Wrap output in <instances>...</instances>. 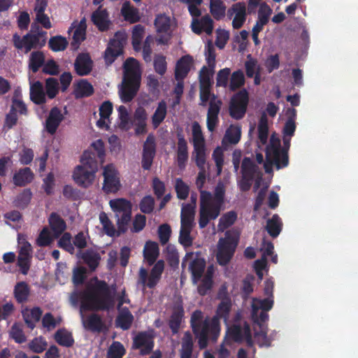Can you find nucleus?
Instances as JSON below:
<instances>
[{"mask_svg":"<svg viewBox=\"0 0 358 358\" xmlns=\"http://www.w3.org/2000/svg\"><path fill=\"white\" fill-rule=\"evenodd\" d=\"M231 308L229 299L222 300L218 305L215 315L211 319L206 317L203 320V313L200 310H194L190 318V327L195 336L198 338V343L201 349L206 348L208 340L215 342L220 334V320L227 322L229 319Z\"/></svg>","mask_w":358,"mask_h":358,"instance_id":"nucleus-1","label":"nucleus"},{"mask_svg":"<svg viewBox=\"0 0 358 358\" xmlns=\"http://www.w3.org/2000/svg\"><path fill=\"white\" fill-rule=\"evenodd\" d=\"M115 285L109 286L105 280L96 278L80 292L81 311L109 310L115 305Z\"/></svg>","mask_w":358,"mask_h":358,"instance_id":"nucleus-2","label":"nucleus"},{"mask_svg":"<svg viewBox=\"0 0 358 358\" xmlns=\"http://www.w3.org/2000/svg\"><path fill=\"white\" fill-rule=\"evenodd\" d=\"M91 146L93 150H86L83 152L80 159L82 164L75 168L73 174L75 182L85 188L92 184L99 164L104 162L106 156L105 145L101 139L94 141Z\"/></svg>","mask_w":358,"mask_h":358,"instance_id":"nucleus-3","label":"nucleus"},{"mask_svg":"<svg viewBox=\"0 0 358 358\" xmlns=\"http://www.w3.org/2000/svg\"><path fill=\"white\" fill-rule=\"evenodd\" d=\"M141 71L138 62L134 57H129L124 63V76L120 89V98L124 103L132 101L139 90Z\"/></svg>","mask_w":358,"mask_h":358,"instance_id":"nucleus-4","label":"nucleus"},{"mask_svg":"<svg viewBox=\"0 0 358 358\" xmlns=\"http://www.w3.org/2000/svg\"><path fill=\"white\" fill-rule=\"evenodd\" d=\"M239 240L238 231L232 229L225 232L224 237L219 240L216 255L220 265L225 266L231 259Z\"/></svg>","mask_w":358,"mask_h":358,"instance_id":"nucleus-5","label":"nucleus"},{"mask_svg":"<svg viewBox=\"0 0 358 358\" xmlns=\"http://www.w3.org/2000/svg\"><path fill=\"white\" fill-rule=\"evenodd\" d=\"M109 204L117 218L118 234L125 233L128 230V226L131 220V201L120 198L110 200Z\"/></svg>","mask_w":358,"mask_h":358,"instance_id":"nucleus-6","label":"nucleus"},{"mask_svg":"<svg viewBox=\"0 0 358 358\" xmlns=\"http://www.w3.org/2000/svg\"><path fill=\"white\" fill-rule=\"evenodd\" d=\"M47 32L38 30L34 32L31 29L29 33L21 37L17 34L13 36V43L17 50L24 49V52L28 53L32 49H38L43 47L46 43Z\"/></svg>","mask_w":358,"mask_h":358,"instance_id":"nucleus-7","label":"nucleus"},{"mask_svg":"<svg viewBox=\"0 0 358 358\" xmlns=\"http://www.w3.org/2000/svg\"><path fill=\"white\" fill-rule=\"evenodd\" d=\"M289 164V157L284 151L282 153L280 152V141L278 140L276 143H271L266 148V162L264 167L266 173L272 171V166L275 165L277 169H280L287 166Z\"/></svg>","mask_w":358,"mask_h":358,"instance_id":"nucleus-8","label":"nucleus"},{"mask_svg":"<svg viewBox=\"0 0 358 358\" xmlns=\"http://www.w3.org/2000/svg\"><path fill=\"white\" fill-rule=\"evenodd\" d=\"M201 192L200 208L199 226L200 229L205 228L211 220L217 218L216 212L215 213V201L213 196L210 192L205 190H199Z\"/></svg>","mask_w":358,"mask_h":358,"instance_id":"nucleus-9","label":"nucleus"},{"mask_svg":"<svg viewBox=\"0 0 358 358\" xmlns=\"http://www.w3.org/2000/svg\"><path fill=\"white\" fill-rule=\"evenodd\" d=\"M164 270V262L162 259L158 260L152 268L150 275L147 269L143 267L140 268L138 272V284L141 285L144 288L146 287L152 289L159 282Z\"/></svg>","mask_w":358,"mask_h":358,"instance_id":"nucleus-10","label":"nucleus"},{"mask_svg":"<svg viewBox=\"0 0 358 358\" xmlns=\"http://www.w3.org/2000/svg\"><path fill=\"white\" fill-rule=\"evenodd\" d=\"M249 102L248 92L243 89L236 93L231 99L229 111L235 120H241L245 116Z\"/></svg>","mask_w":358,"mask_h":358,"instance_id":"nucleus-11","label":"nucleus"},{"mask_svg":"<svg viewBox=\"0 0 358 358\" xmlns=\"http://www.w3.org/2000/svg\"><path fill=\"white\" fill-rule=\"evenodd\" d=\"M103 183L102 189L106 194L115 193L119 191L121 184L118 172L113 164H107L103 167Z\"/></svg>","mask_w":358,"mask_h":358,"instance_id":"nucleus-12","label":"nucleus"},{"mask_svg":"<svg viewBox=\"0 0 358 358\" xmlns=\"http://www.w3.org/2000/svg\"><path fill=\"white\" fill-rule=\"evenodd\" d=\"M153 337L147 331H141L133 339L132 348L140 350V355L145 356L150 354L154 348Z\"/></svg>","mask_w":358,"mask_h":358,"instance_id":"nucleus-13","label":"nucleus"},{"mask_svg":"<svg viewBox=\"0 0 358 358\" xmlns=\"http://www.w3.org/2000/svg\"><path fill=\"white\" fill-rule=\"evenodd\" d=\"M228 334L231 338L236 342L246 341L248 345L252 344V334L250 324L244 322L243 324H234L228 329Z\"/></svg>","mask_w":358,"mask_h":358,"instance_id":"nucleus-14","label":"nucleus"},{"mask_svg":"<svg viewBox=\"0 0 358 358\" xmlns=\"http://www.w3.org/2000/svg\"><path fill=\"white\" fill-rule=\"evenodd\" d=\"M86 19L83 17L79 22L74 21L70 28L69 29V33L74 29L72 40L71 42V48L77 50L81 43L86 38Z\"/></svg>","mask_w":358,"mask_h":358,"instance_id":"nucleus-15","label":"nucleus"},{"mask_svg":"<svg viewBox=\"0 0 358 358\" xmlns=\"http://www.w3.org/2000/svg\"><path fill=\"white\" fill-rule=\"evenodd\" d=\"M64 119L62 110L57 106L52 107L45 122V131L50 135L55 134Z\"/></svg>","mask_w":358,"mask_h":358,"instance_id":"nucleus-16","label":"nucleus"},{"mask_svg":"<svg viewBox=\"0 0 358 358\" xmlns=\"http://www.w3.org/2000/svg\"><path fill=\"white\" fill-rule=\"evenodd\" d=\"M93 68V61L89 53H79L74 62V70L77 75L85 76L89 75Z\"/></svg>","mask_w":358,"mask_h":358,"instance_id":"nucleus-17","label":"nucleus"},{"mask_svg":"<svg viewBox=\"0 0 358 358\" xmlns=\"http://www.w3.org/2000/svg\"><path fill=\"white\" fill-rule=\"evenodd\" d=\"M91 20L99 31L101 32L109 30L112 24L109 19L108 10L106 8H103L101 6H99L92 13Z\"/></svg>","mask_w":358,"mask_h":358,"instance_id":"nucleus-18","label":"nucleus"},{"mask_svg":"<svg viewBox=\"0 0 358 358\" xmlns=\"http://www.w3.org/2000/svg\"><path fill=\"white\" fill-rule=\"evenodd\" d=\"M222 102L221 100L215 99L210 101L209 107L207 113L206 124L208 130L210 132L214 131L215 127L219 123V113L221 109Z\"/></svg>","mask_w":358,"mask_h":358,"instance_id":"nucleus-19","label":"nucleus"},{"mask_svg":"<svg viewBox=\"0 0 358 358\" xmlns=\"http://www.w3.org/2000/svg\"><path fill=\"white\" fill-rule=\"evenodd\" d=\"M177 163L180 169H184L188 160V146L187 142L185 138V136L182 131L177 132Z\"/></svg>","mask_w":358,"mask_h":358,"instance_id":"nucleus-20","label":"nucleus"},{"mask_svg":"<svg viewBox=\"0 0 358 358\" xmlns=\"http://www.w3.org/2000/svg\"><path fill=\"white\" fill-rule=\"evenodd\" d=\"M184 308L182 304H175L173 311L169 320V327L173 335L178 333L180 325L184 317Z\"/></svg>","mask_w":358,"mask_h":358,"instance_id":"nucleus-21","label":"nucleus"},{"mask_svg":"<svg viewBox=\"0 0 358 358\" xmlns=\"http://www.w3.org/2000/svg\"><path fill=\"white\" fill-rule=\"evenodd\" d=\"M193 63V57L189 55L182 56L176 63L175 69V78L177 80H183L190 71Z\"/></svg>","mask_w":358,"mask_h":358,"instance_id":"nucleus-22","label":"nucleus"},{"mask_svg":"<svg viewBox=\"0 0 358 358\" xmlns=\"http://www.w3.org/2000/svg\"><path fill=\"white\" fill-rule=\"evenodd\" d=\"M85 329L92 332H101L106 329L102 317L97 313H92L83 321Z\"/></svg>","mask_w":358,"mask_h":358,"instance_id":"nucleus-23","label":"nucleus"},{"mask_svg":"<svg viewBox=\"0 0 358 358\" xmlns=\"http://www.w3.org/2000/svg\"><path fill=\"white\" fill-rule=\"evenodd\" d=\"M206 263L203 258H196L189 265V270L191 273L192 283L196 285L203 275Z\"/></svg>","mask_w":358,"mask_h":358,"instance_id":"nucleus-24","label":"nucleus"},{"mask_svg":"<svg viewBox=\"0 0 358 358\" xmlns=\"http://www.w3.org/2000/svg\"><path fill=\"white\" fill-rule=\"evenodd\" d=\"M34 177V175L31 169L25 167L14 173L13 181L17 187H24L32 182Z\"/></svg>","mask_w":358,"mask_h":358,"instance_id":"nucleus-25","label":"nucleus"},{"mask_svg":"<svg viewBox=\"0 0 358 358\" xmlns=\"http://www.w3.org/2000/svg\"><path fill=\"white\" fill-rule=\"evenodd\" d=\"M48 223L53 232L55 238H58L62 235L66 228V224L64 219L55 212L50 215Z\"/></svg>","mask_w":358,"mask_h":358,"instance_id":"nucleus-26","label":"nucleus"},{"mask_svg":"<svg viewBox=\"0 0 358 358\" xmlns=\"http://www.w3.org/2000/svg\"><path fill=\"white\" fill-rule=\"evenodd\" d=\"M80 253V258L83 262L88 266L91 271H94L98 267L101 260V256L99 252L93 249H87Z\"/></svg>","mask_w":358,"mask_h":358,"instance_id":"nucleus-27","label":"nucleus"},{"mask_svg":"<svg viewBox=\"0 0 358 358\" xmlns=\"http://www.w3.org/2000/svg\"><path fill=\"white\" fill-rule=\"evenodd\" d=\"M159 254L158 244L156 242L147 241L143 249V257L149 266L155 263Z\"/></svg>","mask_w":358,"mask_h":358,"instance_id":"nucleus-28","label":"nucleus"},{"mask_svg":"<svg viewBox=\"0 0 358 358\" xmlns=\"http://www.w3.org/2000/svg\"><path fill=\"white\" fill-rule=\"evenodd\" d=\"M30 99L37 105L46 102L45 93L42 83L36 81L30 87Z\"/></svg>","mask_w":358,"mask_h":358,"instance_id":"nucleus-29","label":"nucleus"},{"mask_svg":"<svg viewBox=\"0 0 358 358\" xmlns=\"http://www.w3.org/2000/svg\"><path fill=\"white\" fill-rule=\"evenodd\" d=\"M42 313V310L39 307H34L30 310L23 311L22 316L27 327L34 329L36 323L41 320Z\"/></svg>","mask_w":358,"mask_h":358,"instance_id":"nucleus-30","label":"nucleus"},{"mask_svg":"<svg viewBox=\"0 0 358 358\" xmlns=\"http://www.w3.org/2000/svg\"><path fill=\"white\" fill-rule=\"evenodd\" d=\"M194 342L192 334L185 331L182 338L181 350L180 351V358H192Z\"/></svg>","mask_w":358,"mask_h":358,"instance_id":"nucleus-31","label":"nucleus"},{"mask_svg":"<svg viewBox=\"0 0 358 358\" xmlns=\"http://www.w3.org/2000/svg\"><path fill=\"white\" fill-rule=\"evenodd\" d=\"M55 341L61 346L71 348L74 344V338L71 332L66 329H58L54 335Z\"/></svg>","mask_w":358,"mask_h":358,"instance_id":"nucleus-32","label":"nucleus"},{"mask_svg":"<svg viewBox=\"0 0 358 358\" xmlns=\"http://www.w3.org/2000/svg\"><path fill=\"white\" fill-rule=\"evenodd\" d=\"M92 85L86 79L80 80L74 90V95L76 99L89 97L94 94Z\"/></svg>","mask_w":358,"mask_h":358,"instance_id":"nucleus-33","label":"nucleus"},{"mask_svg":"<svg viewBox=\"0 0 358 358\" xmlns=\"http://www.w3.org/2000/svg\"><path fill=\"white\" fill-rule=\"evenodd\" d=\"M13 293L17 302L22 303L28 300L30 288L26 282L21 281L15 285Z\"/></svg>","mask_w":358,"mask_h":358,"instance_id":"nucleus-34","label":"nucleus"},{"mask_svg":"<svg viewBox=\"0 0 358 358\" xmlns=\"http://www.w3.org/2000/svg\"><path fill=\"white\" fill-rule=\"evenodd\" d=\"M127 34L124 30L116 31L112 38L110 39L108 47H112L124 52V48L127 43Z\"/></svg>","mask_w":358,"mask_h":358,"instance_id":"nucleus-35","label":"nucleus"},{"mask_svg":"<svg viewBox=\"0 0 358 358\" xmlns=\"http://www.w3.org/2000/svg\"><path fill=\"white\" fill-rule=\"evenodd\" d=\"M167 114V105L165 101L162 100L158 103V106L152 116V124L155 129H157L164 120Z\"/></svg>","mask_w":358,"mask_h":358,"instance_id":"nucleus-36","label":"nucleus"},{"mask_svg":"<svg viewBox=\"0 0 358 358\" xmlns=\"http://www.w3.org/2000/svg\"><path fill=\"white\" fill-rule=\"evenodd\" d=\"M288 119L283 127L284 136L292 137L294 136L296 130L295 119L296 117V110L294 108H288L287 110Z\"/></svg>","mask_w":358,"mask_h":358,"instance_id":"nucleus-37","label":"nucleus"},{"mask_svg":"<svg viewBox=\"0 0 358 358\" xmlns=\"http://www.w3.org/2000/svg\"><path fill=\"white\" fill-rule=\"evenodd\" d=\"M241 137V127L238 124H231L227 129L222 142L227 141L232 145L237 144Z\"/></svg>","mask_w":358,"mask_h":358,"instance_id":"nucleus-38","label":"nucleus"},{"mask_svg":"<svg viewBox=\"0 0 358 358\" xmlns=\"http://www.w3.org/2000/svg\"><path fill=\"white\" fill-rule=\"evenodd\" d=\"M282 223L279 215L275 214L272 217L268 220L266 223V231L273 238H276L282 230Z\"/></svg>","mask_w":358,"mask_h":358,"instance_id":"nucleus-39","label":"nucleus"},{"mask_svg":"<svg viewBox=\"0 0 358 358\" xmlns=\"http://www.w3.org/2000/svg\"><path fill=\"white\" fill-rule=\"evenodd\" d=\"M134 321V316L127 308L122 309L116 318L117 326L122 330H128Z\"/></svg>","mask_w":358,"mask_h":358,"instance_id":"nucleus-40","label":"nucleus"},{"mask_svg":"<svg viewBox=\"0 0 358 358\" xmlns=\"http://www.w3.org/2000/svg\"><path fill=\"white\" fill-rule=\"evenodd\" d=\"M225 188L222 183H218L216 186L213 194L215 201L214 211L216 212L217 217L220 215L222 207L224 203Z\"/></svg>","mask_w":358,"mask_h":358,"instance_id":"nucleus-41","label":"nucleus"},{"mask_svg":"<svg viewBox=\"0 0 358 358\" xmlns=\"http://www.w3.org/2000/svg\"><path fill=\"white\" fill-rule=\"evenodd\" d=\"M193 226V224H180L178 241L185 248L190 247L192 245L193 239L190 234Z\"/></svg>","mask_w":358,"mask_h":358,"instance_id":"nucleus-42","label":"nucleus"},{"mask_svg":"<svg viewBox=\"0 0 358 358\" xmlns=\"http://www.w3.org/2000/svg\"><path fill=\"white\" fill-rule=\"evenodd\" d=\"M273 306V299L271 298H266L264 299H253L252 303V310H253V315H256L259 310L268 311Z\"/></svg>","mask_w":358,"mask_h":358,"instance_id":"nucleus-43","label":"nucleus"},{"mask_svg":"<svg viewBox=\"0 0 358 358\" xmlns=\"http://www.w3.org/2000/svg\"><path fill=\"white\" fill-rule=\"evenodd\" d=\"M226 6L222 0H210V12L216 20L225 15Z\"/></svg>","mask_w":358,"mask_h":358,"instance_id":"nucleus-44","label":"nucleus"},{"mask_svg":"<svg viewBox=\"0 0 358 358\" xmlns=\"http://www.w3.org/2000/svg\"><path fill=\"white\" fill-rule=\"evenodd\" d=\"M195 215L194 204H182L180 214V223L193 224Z\"/></svg>","mask_w":358,"mask_h":358,"instance_id":"nucleus-45","label":"nucleus"},{"mask_svg":"<svg viewBox=\"0 0 358 358\" xmlns=\"http://www.w3.org/2000/svg\"><path fill=\"white\" fill-rule=\"evenodd\" d=\"M69 42L60 35L52 36L48 41V47L53 52L64 51L66 49Z\"/></svg>","mask_w":358,"mask_h":358,"instance_id":"nucleus-46","label":"nucleus"},{"mask_svg":"<svg viewBox=\"0 0 358 358\" xmlns=\"http://www.w3.org/2000/svg\"><path fill=\"white\" fill-rule=\"evenodd\" d=\"M44 62V54L41 51H35L31 53L29 67L33 73H36L41 66H43Z\"/></svg>","mask_w":358,"mask_h":358,"instance_id":"nucleus-47","label":"nucleus"},{"mask_svg":"<svg viewBox=\"0 0 358 358\" xmlns=\"http://www.w3.org/2000/svg\"><path fill=\"white\" fill-rule=\"evenodd\" d=\"M19 252L17 257H27L32 259L33 249L31 245L27 241L26 237L23 235H18Z\"/></svg>","mask_w":358,"mask_h":358,"instance_id":"nucleus-48","label":"nucleus"},{"mask_svg":"<svg viewBox=\"0 0 358 358\" xmlns=\"http://www.w3.org/2000/svg\"><path fill=\"white\" fill-rule=\"evenodd\" d=\"M121 13L125 20L131 23H136L140 20L138 10L134 7H131L129 1L123 4Z\"/></svg>","mask_w":358,"mask_h":358,"instance_id":"nucleus-49","label":"nucleus"},{"mask_svg":"<svg viewBox=\"0 0 358 358\" xmlns=\"http://www.w3.org/2000/svg\"><path fill=\"white\" fill-rule=\"evenodd\" d=\"M154 24L157 33L166 34L170 30L171 19L165 14H159L156 16Z\"/></svg>","mask_w":358,"mask_h":358,"instance_id":"nucleus-50","label":"nucleus"},{"mask_svg":"<svg viewBox=\"0 0 358 358\" xmlns=\"http://www.w3.org/2000/svg\"><path fill=\"white\" fill-rule=\"evenodd\" d=\"M145 28L141 24H136L132 30V45L134 50L139 51L141 50V42L144 36Z\"/></svg>","mask_w":358,"mask_h":358,"instance_id":"nucleus-51","label":"nucleus"},{"mask_svg":"<svg viewBox=\"0 0 358 358\" xmlns=\"http://www.w3.org/2000/svg\"><path fill=\"white\" fill-rule=\"evenodd\" d=\"M32 197V193L30 189H24L17 194L13 201L14 206L18 208H25L30 203Z\"/></svg>","mask_w":358,"mask_h":358,"instance_id":"nucleus-52","label":"nucleus"},{"mask_svg":"<svg viewBox=\"0 0 358 358\" xmlns=\"http://www.w3.org/2000/svg\"><path fill=\"white\" fill-rule=\"evenodd\" d=\"M258 166L249 158L245 157L241 165L242 176L254 179Z\"/></svg>","mask_w":358,"mask_h":358,"instance_id":"nucleus-53","label":"nucleus"},{"mask_svg":"<svg viewBox=\"0 0 358 358\" xmlns=\"http://www.w3.org/2000/svg\"><path fill=\"white\" fill-rule=\"evenodd\" d=\"M268 126L266 115L263 113L258 124V138L262 144H265L268 139Z\"/></svg>","mask_w":358,"mask_h":358,"instance_id":"nucleus-54","label":"nucleus"},{"mask_svg":"<svg viewBox=\"0 0 358 358\" xmlns=\"http://www.w3.org/2000/svg\"><path fill=\"white\" fill-rule=\"evenodd\" d=\"M194 158L199 169H206V146L199 145L194 147Z\"/></svg>","mask_w":358,"mask_h":358,"instance_id":"nucleus-55","label":"nucleus"},{"mask_svg":"<svg viewBox=\"0 0 358 358\" xmlns=\"http://www.w3.org/2000/svg\"><path fill=\"white\" fill-rule=\"evenodd\" d=\"M245 84V76L241 70H237L232 73L229 85V90L232 92L241 87Z\"/></svg>","mask_w":358,"mask_h":358,"instance_id":"nucleus-56","label":"nucleus"},{"mask_svg":"<svg viewBox=\"0 0 358 358\" xmlns=\"http://www.w3.org/2000/svg\"><path fill=\"white\" fill-rule=\"evenodd\" d=\"M237 219L236 212L231 210L224 213L219 220L218 227L221 231H224L233 225Z\"/></svg>","mask_w":358,"mask_h":358,"instance_id":"nucleus-57","label":"nucleus"},{"mask_svg":"<svg viewBox=\"0 0 358 358\" xmlns=\"http://www.w3.org/2000/svg\"><path fill=\"white\" fill-rule=\"evenodd\" d=\"M9 336L15 343L19 344L23 343L27 341V337L23 332L21 325L17 322L12 325L9 331Z\"/></svg>","mask_w":358,"mask_h":358,"instance_id":"nucleus-58","label":"nucleus"},{"mask_svg":"<svg viewBox=\"0 0 358 358\" xmlns=\"http://www.w3.org/2000/svg\"><path fill=\"white\" fill-rule=\"evenodd\" d=\"M12 112L18 113L20 115H27L28 113V110L26 104L22 100L20 96L17 94H14L12 98V105L10 106V110Z\"/></svg>","mask_w":358,"mask_h":358,"instance_id":"nucleus-59","label":"nucleus"},{"mask_svg":"<svg viewBox=\"0 0 358 358\" xmlns=\"http://www.w3.org/2000/svg\"><path fill=\"white\" fill-rule=\"evenodd\" d=\"M57 245L71 255L75 253V248L71 243V235L69 232H65L62 234L57 242Z\"/></svg>","mask_w":358,"mask_h":358,"instance_id":"nucleus-60","label":"nucleus"},{"mask_svg":"<svg viewBox=\"0 0 358 358\" xmlns=\"http://www.w3.org/2000/svg\"><path fill=\"white\" fill-rule=\"evenodd\" d=\"M59 83L55 78H48L45 80V94L50 99H54L59 93Z\"/></svg>","mask_w":358,"mask_h":358,"instance_id":"nucleus-61","label":"nucleus"},{"mask_svg":"<svg viewBox=\"0 0 358 358\" xmlns=\"http://www.w3.org/2000/svg\"><path fill=\"white\" fill-rule=\"evenodd\" d=\"M166 259L169 266L172 268L178 267L179 265V255L174 245H168L166 247Z\"/></svg>","mask_w":358,"mask_h":358,"instance_id":"nucleus-62","label":"nucleus"},{"mask_svg":"<svg viewBox=\"0 0 358 358\" xmlns=\"http://www.w3.org/2000/svg\"><path fill=\"white\" fill-rule=\"evenodd\" d=\"M125 354L123 345L118 341L113 342L108 348L106 358H122Z\"/></svg>","mask_w":358,"mask_h":358,"instance_id":"nucleus-63","label":"nucleus"},{"mask_svg":"<svg viewBox=\"0 0 358 358\" xmlns=\"http://www.w3.org/2000/svg\"><path fill=\"white\" fill-rule=\"evenodd\" d=\"M155 207V199L150 195L145 196L139 203L140 210L145 214L151 213Z\"/></svg>","mask_w":358,"mask_h":358,"instance_id":"nucleus-64","label":"nucleus"}]
</instances>
